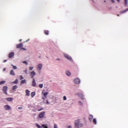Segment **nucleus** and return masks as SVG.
Here are the masks:
<instances>
[{
	"mask_svg": "<svg viewBox=\"0 0 128 128\" xmlns=\"http://www.w3.org/2000/svg\"><path fill=\"white\" fill-rule=\"evenodd\" d=\"M46 116V112H40L38 114V118H42Z\"/></svg>",
	"mask_w": 128,
	"mask_h": 128,
	"instance_id": "1",
	"label": "nucleus"
},
{
	"mask_svg": "<svg viewBox=\"0 0 128 128\" xmlns=\"http://www.w3.org/2000/svg\"><path fill=\"white\" fill-rule=\"evenodd\" d=\"M4 108L6 110H12V107L10 105L4 106Z\"/></svg>",
	"mask_w": 128,
	"mask_h": 128,
	"instance_id": "2",
	"label": "nucleus"
},
{
	"mask_svg": "<svg viewBox=\"0 0 128 128\" xmlns=\"http://www.w3.org/2000/svg\"><path fill=\"white\" fill-rule=\"evenodd\" d=\"M37 68H38V70H42V64H39L37 66Z\"/></svg>",
	"mask_w": 128,
	"mask_h": 128,
	"instance_id": "3",
	"label": "nucleus"
},
{
	"mask_svg": "<svg viewBox=\"0 0 128 128\" xmlns=\"http://www.w3.org/2000/svg\"><path fill=\"white\" fill-rule=\"evenodd\" d=\"M22 46H24V44H22V43L18 44L16 46V48H20L21 50L22 48Z\"/></svg>",
	"mask_w": 128,
	"mask_h": 128,
	"instance_id": "4",
	"label": "nucleus"
},
{
	"mask_svg": "<svg viewBox=\"0 0 128 128\" xmlns=\"http://www.w3.org/2000/svg\"><path fill=\"white\" fill-rule=\"evenodd\" d=\"M64 58H67V60H72V57H70V56L68 54H64Z\"/></svg>",
	"mask_w": 128,
	"mask_h": 128,
	"instance_id": "5",
	"label": "nucleus"
},
{
	"mask_svg": "<svg viewBox=\"0 0 128 128\" xmlns=\"http://www.w3.org/2000/svg\"><path fill=\"white\" fill-rule=\"evenodd\" d=\"M80 124V120L75 121V128H78V126Z\"/></svg>",
	"mask_w": 128,
	"mask_h": 128,
	"instance_id": "6",
	"label": "nucleus"
},
{
	"mask_svg": "<svg viewBox=\"0 0 128 128\" xmlns=\"http://www.w3.org/2000/svg\"><path fill=\"white\" fill-rule=\"evenodd\" d=\"M14 52H11L9 54H8L9 58H14Z\"/></svg>",
	"mask_w": 128,
	"mask_h": 128,
	"instance_id": "7",
	"label": "nucleus"
},
{
	"mask_svg": "<svg viewBox=\"0 0 128 128\" xmlns=\"http://www.w3.org/2000/svg\"><path fill=\"white\" fill-rule=\"evenodd\" d=\"M7 90H8V86H4L3 87V92H4V94H8L6 93Z\"/></svg>",
	"mask_w": 128,
	"mask_h": 128,
	"instance_id": "8",
	"label": "nucleus"
},
{
	"mask_svg": "<svg viewBox=\"0 0 128 128\" xmlns=\"http://www.w3.org/2000/svg\"><path fill=\"white\" fill-rule=\"evenodd\" d=\"M30 76L32 78H34V76H36V72H34V71H32L30 73Z\"/></svg>",
	"mask_w": 128,
	"mask_h": 128,
	"instance_id": "9",
	"label": "nucleus"
},
{
	"mask_svg": "<svg viewBox=\"0 0 128 128\" xmlns=\"http://www.w3.org/2000/svg\"><path fill=\"white\" fill-rule=\"evenodd\" d=\"M25 92H26V96H30V92L28 90H26L25 91Z\"/></svg>",
	"mask_w": 128,
	"mask_h": 128,
	"instance_id": "10",
	"label": "nucleus"
},
{
	"mask_svg": "<svg viewBox=\"0 0 128 128\" xmlns=\"http://www.w3.org/2000/svg\"><path fill=\"white\" fill-rule=\"evenodd\" d=\"M74 82L75 84H78L80 82V78H76L74 80Z\"/></svg>",
	"mask_w": 128,
	"mask_h": 128,
	"instance_id": "11",
	"label": "nucleus"
},
{
	"mask_svg": "<svg viewBox=\"0 0 128 128\" xmlns=\"http://www.w3.org/2000/svg\"><path fill=\"white\" fill-rule=\"evenodd\" d=\"M32 86H36V80L34 78H33L32 82Z\"/></svg>",
	"mask_w": 128,
	"mask_h": 128,
	"instance_id": "12",
	"label": "nucleus"
},
{
	"mask_svg": "<svg viewBox=\"0 0 128 128\" xmlns=\"http://www.w3.org/2000/svg\"><path fill=\"white\" fill-rule=\"evenodd\" d=\"M6 100L8 102H12V100H14V98H6Z\"/></svg>",
	"mask_w": 128,
	"mask_h": 128,
	"instance_id": "13",
	"label": "nucleus"
},
{
	"mask_svg": "<svg viewBox=\"0 0 128 128\" xmlns=\"http://www.w3.org/2000/svg\"><path fill=\"white\" fill-rule=\"evenodd\" d=\"M10 74L11 76H16V73L14 72V70H10Z\"/></svg>",
	"mask_w": 128,
	"mask_h": 128,
	"instance_id": "14",
	"label": "nucleus"
},
{
	"mask_svg": "<svg viewBox=\"0 0 128 128\" xmlns=\"http://www.w3.org/2000/svg\"><path fill=\"white\" fill-rule=\"evenodd\" d=\"M92 118H94V116H92V114H90L88 116L89 120H90V122H92Z\"/></svg>",
	"mask_w": 128,
	"mask_h": 128,
	"instance_id": "15",
	"label": "nucleus"
},
{
	"mask_svg": "<svg viewBox=\"0 0 128 128\" xmlns=\"http://www.w3.org/2000/svg\"><path fill=\"white\" fill-rule=\"evenodd\" d=\"M47 94H48V92H46L44 94V98H42L43 100H46V96Z\"/></svg>",
	"mask_w": 128,
	"mask_h": 128,
	"instance_id": "16",
	"label": "nucleus"
},
{
	"mask_svg": "<svg viewBox=\"0 0 128 128\" xmlns=\"http://www.w3.org/2000/svg\"><path fill=\"white\" fill-rule=\"evenodd\" d=\"M49 32H50V31H48V30H44V34H46V36H48Z\"/></svg>",
	"mask_w": 128,
	"mask_h": 128,
	"instance_id": "17",
	"label": "nucleus"
},
{
	"mask_svg": "<svg viewBox=\"0 0 128 128\" xmlns=\"http://www.w3.org/2000/svg\"><path fill=\"white\" fill-rule=\"evenodd\" d=\"M20 82L22 84H26V80H22Z\"/></svg>",
	"mask_w": 128,
	"mask_h": 128,
	"instance_id": "18",
	"label": "nucleus"
},
{
	"mask_svg": "<svg viewBox=\"0 0 128 128\" xmlns=\"http://www.w3.org/2000/svg\"><path fill=\"white\" fill-rule=\"evenodd\" d=\"M18 88V86H16V85L14 86L12 90L16 91V88Z\"/></svg>",
	"mask_w": 128,
	"mask_h": 128,
	"instance_id": "19",
	"label": "nucleus"
},
{
	"mask_svg": "<svg viewBox=\"0 0 128 128\" xmlns=\"http://www.w3.org/2000/svg\"><path fill=\"white\" fill-rule=\"evenodd\" d=\"M18 80L16 79L14 82H12V84H18Z\"/></svg>",
	"mask_w": 128,
	"mask_h": 128,
	"instance_id": "20",
	"label": "nucleus"
},
{
	"mask_svg": "<svg viewBox=\"0 0 128 128\" xmlns=\"http://www.w3.org/2000/svg\"><path fill=\"white\" fill-rule=\"evenodd\" d=\"M128 8L126 9V10H124L122 12H120V14H124V12H128Z\"/></svg>",
	"mask_w": 128,
	"mask_h": 128,
	"instance_id": "21",
	"label": "nucleus"
},
{
	"mask_svg": "<svg viewBox=\"0 0 128 128\" xmlns=\"http://www.w3.org/2000/svg\"><path fill=\"white\" fill-rule=\"evenodd\" d=\"M36 96V92H31V96L32 98H34Z\"/></svg>",
	"mask_w": 128,
	"mask_h": 128,
	"instance_id": "22",
	"label": "nucleus"
},
{
	"mask_svg": "<svg viewBox=\"0 0 128 128\" xmlns=\"http://www.w3.org/2000/svg\"><path fill=\"white\" fill-rule=\"evenodd\" d=\"M66 76H70V74H71L70 72V71H66Z\"/></svg>",
	"mask_w": 128,
	"mask_h": 128,
	"instance_id": "23",
	"label": "nucleus"
},
{
	"mask_svg": "<svg viewBox=\"0 0 128 128\" xmlns=\"http://www.w3.org/2000/svg\"><path fill=\"white\" fill-rule=\"evenodd\" d=\"M6 84V82L4 80H2V82H0V85L4 84Z\"/></svg>",
	"mask_w": 128,
	"mask_h": 128,
	"instance_id": "24",
	"label": "nucleus"
},
{
	"mask_svg": "<svg viewBox=\"0 0 128 128\" xmlns=\"http://www.w3.org/2000/svg\"><path fill=\"white\" fill-rule=\"evenodd\" d=\"M39 88H44V84H40Z\"/></svg>",
	"mask_w": 128,
	"mask_h": 128,
	"instance_id": "25",
	"label": "nucleus"
},
{
	"mask_svg": "<svg viewBox=\"0 0 128 128\" xmlns=\"http://www.w3.org/2000/svg\"><path fill=\"white\" fill-rule=\"evenodd\" d=\"M12 68H13V70H16L18 68V67H16V66H14L13 64H12Z\"/></svg>",
	"mask_w": 128,
	"mask_h": 128,
	"instance_id": "26",
	"label": "nucleus"
},
{
	"mask_svg": "<svg viewBox=\"0 0 128 128\" xmlns=\"http://www.w3.org/2000/svg\"><path fill=\"white\" fill-rule=\"evenodd\" d=\"M80 98L82 100H84V95L82 94H81Z\"/></svg>",
	"mask_w": 128,
	"mask_h": 128,
	"instance_id": "27",
	"label": "nucleus"
},
{
	"mask_svg": "<svg viewBox=\"0 0 128 128\" xmlns=\"http://www.w3.org/2000/svg\"><path fill=\"white\" fill-rule=\"evenodd\" d=\"M42 128H48V126L44 124H42Z\"/></svg>",
	"mask_w": 128,
	"mask_h": 128,
	"instance_id": "28",
	"label": "nucleus"
},
{
	"mask_svg": "<svg viewBox=\"0 0 128 128\" xmlns=\"http://www.w3.org/2000/svg\"><path fill=\"white\" fill-rule=\"evenodd\" d=\"M93 122L94 124H96V118L93 119Z\"/></svg>",
	"mask_w": 128,
	"mask_h": 128,
	"instance_id": "29",
	"label": "nucleus"
},
{
	"mask_svg": "<svg viewBox=\"0 0 128 128\" xmlns=\"http://www.w3.org/2000/svg\"><path fill=\"white\" fill-rule=\"evenodd\" d=\"M36 126L38 128H42V126H40V124H36Z\"/></svg>",
	"mask_w": 128,
	"mask_h": 128,
	"instance_id": "30",
	"label": "nucleus"
},
{
	"mask_svg": "<svg viewBox=\"0 0 128 128\" xmlns=\"http://www.w3.org/2000/svg\"><path fill=\"white\" fill-rule=\"evenodd\" d=\"M20 80H23L24 79V77L22 76H20Z\"/></svg>",
	"mask_w": 128,
	"mask_h": 128,
	"instance_id": "31",
	"label": "nucleus"
},
{
	"mask_svg": "<svg viewBox=\"0 0 128 128\" xmlns=\"http://www.w3.org/2000/svg\"><path fill=\"white\" fill-rule=\"evenodd\" d=\"M125 6H128V0H125Z\"/></svg>",
	"mask_w": 128,
	"mask_h": 128,
	"instance_id": "32",
	"label": "nucleus"
},
{
	"mask_svg": "<svg viewBox=\"0 0 128 128\" xmlns=\"http://www.w3.org/2000/svg\"><path fill=\"white\" fill-rule=\"evenodd\" d=\"M63 99H64V100H66V96H64Z\"/></svg>",
	"mask_w": 128,
	"mask_h": 128,
	"instance_id": "33",
	"label": "nucleus"
},
{
	"mask_svg": "<svg viewBox=\"0 0 128 128\" xmlns=\"http://www.w3.org/2000/svg\"><path fill=\"white\" fill-rule=\"evenodd\" d=\"M22 63H23V64H26V66H27V64H28V62H27L26 61H24V62H22Z\"/></svg>",
	"mask_w": 128,
	"mask_h": 128,
	"instance_id": "34",
	"label": "nucleus"
},
{
	"mask_svg": "<svg viewBox=\"0 0 128 128\" xmlns=\"http://www.w3.org/2000/svg\"><path fill=\"white\" fill-rule=\"evenodd\" d=\"M54 128H58V125H56V124H54Z\"/></svg>",
	"mask_w": 128,
	"mask_h": 128,
	"instance_id": "35",
	"label": "nucleus"
},
{
	"mask_svg": "<svg viewBox=\"0 0 128 128\" xmlns=\"http://www.w3.org/2000/svg\"><path fill=\"white\" fill-rule=\"evenodd\" d=\"M34 68V67H30L29 68V70H32V69Z\"/></svg>",
	"mask_w": 128,
	"mask_h": 128,
	"instance_id": "36",
	"label": "nucleus"
},
{
	"mask_svg": "<svg viewBox=\"0 0 128 128\" xmlns=\"http://www.w3.org/2000/svg\"><path fill=\"white\" fill-rule=\"evenodd\" d=\"M44 110V108H40L39 110H38V112H40V110Z\"/></svg>",
	"mask_w": 128,
	"mask_h": 128,
	"instance_id": "37",
	"label": "nucleus"
},
{
	"mask_svg": "<svg viewBox=\"0 0 128 128\" xmlns=\"http://www.w3.org/2000/svg\"><path fill=\"white\" fill-rule=\"evenodd\" d=\"M22 106H20L18 108V110H22Z\"/></svg>",
	"mask_w": 128,
	"mask_h": 128,
	"instance_id": "38",
	"label": "nucleus"
},
{
	"mask_svg": "<svg viewBox=\"0 0 128 128\" xmlns=\"http://www.w3.org/2000/svg\"><path fill=\"white\" fill-rule=\"evenodd\" d=\"M24 72H25V74H26L28 72V70L26 69L24 71Z\"/></svg>",
	"mask_w": 128,
	"mask_h": 128,
	"instance_id": "39",
	"label": "nucleus"
},
{
	"mask_svg": "<svg viewBox=\"0 0 128 128\" xmlns=\"http://www.w3.org/2000/svg\"><path fill=\"white\" fill-rule=\"evenodd\" d=\"M21 50H26V49L24 48H22Z\"/></svg>",
	"mask_w": 128,
	"mask_h": 128,
	"instance_id": "40",
	"label": "nucleus"
},
{
	"mask_svg": "<svg viewBox=\"0 0 128 128\" xmlns=\"http://www.w3.org/2000/svg\"><path fill=\"white\" fill-rule=\"evenodd\" d=\"M46 104H50V102L48 100H46Z\"/></svg>",
	"mask_w": 128,
	"mask_h": 128,
	"instance_id": "41",
	"label": "nucleus"
},
{
	"mask_svg": "<svg viewBox=\"0 0 128 128\" xmlns=\"http://www.w3.org/2000/svg\"><path fill=\"white\" fill-rule=\"evenodd\" d=\"M68 128H72V126H68Z\"/></svg>",
	"mask_w": 128,
	"mask_h": 128,
	"instance_id": "42",
	"label": "nucleus"
},
{
	"mask_svg": "<svg viewBox=\"0 0 128 128\" xmlns=\"http://www.w3.org/2000/svg\"><path fill=\"white\" fill-rule=\"evenodd\" d=\"M8 62V60H4V62Z\"/></svg>",
	"mask_w": 128,
	"mask_h": 128,
	"instance_id": "43",
	"label": "nucleus"
},
{
	"mask_svg": "<svg viewBox=\"0 0 128 128\" xmlns=\"http://www.w3.org/2000/svg\"><path fill=\"white\" fill-rule=\"evenodd\" d=\"M112 2H114V0H111Z\"/></svg>",
	"mask_w": 128,
	"mask_h": 128,
	"instance_id": "44",
	"label": "nucleus"
},
{
	"mask_svg": "<svg viewBox=\"0 0 128 128\" xmlns=\"http://www.w3.org/2000/svg\"><path fill=\"white\" fill-rule=\"evenodd\" d=\"M118 2H120V0H116Z\"/></svg>",
	"mask_w": 128,
	"mask_h": 128,
	"instance_id": "45",
	"label": "nucleus"
},
{
	"mask_svg": "<svg viewBox=\"0 0 128 128\" xmlns=\"http://www.w3.org/2000/svg\"><path fill=\"white\" fill-rule=\"evenodd\" d=\"M4 70H6V68L4 69Z\"/></svg>",
	"mask_w": 128,
	"mask_h": 128,
	"instance_id": "46",
	"label": "nucleus"
},
{
	"mask_svg": "<svg viewBox=\"0 0 128 128\" xmlns=\"http://www.w3.org/2000/svg\"><path fill=\"white\" fill-rule=\"evenodd\" d=\"M20 42H22V39H20V40H19Z\"/></svg>",
	"mask_w": 128,
	"mask_h": 128,
	"instance_id": "47",
	"label": "nucleus"
},
{
	"mask_svg": "<svg viewBox=\"0 0 128 128\" xmlns=\"http://www.w3.org/2000/svg\"><path fill=\"white\" fill-rule=\"evenodd\" d=\"M84 102H86V100H84Z\"/></svg>",
	"mask_w": 128,
	"mask_h": 128,
	"instance_id": "48",
	"label": "nucleus"
},
{
	"mask_svg": "<svg viewBox=\"0 0 128 128\" xmlns=\"http://www.w3.org/2000/svg\"><path fill=\"white\" fill-rule=\"evenodd\" d=\"M104 2H106V0L104 1Z\"/></svg>",
	"mask_w": 128,
	"mask_h": 128,
	"instance_id": "49",
	"label": "nucleus"
},
{
	"mask_svg": "<svg viewBox=\"0 0 128 128\" xmlns=\"http://www.w3.org/2000/svg\"><path fill=\"white\" fill-rule=\"evenodd\" d=\"M117 16H120V15H119V14H118Z\"/></svg>",
	"mask_w": 128,
	"mask_h": 128,
	"instance_id": "50",
	"label": "nucleus"
},
{
	"mask_svg": "<svg viewBox=\"0 0 128 128\" xmlns=\"http://www.w3.org/2000/svg\"><path fill=\"white\" fill-rule=\"evenodd\" d=\"M81 106H82V103H81Z\"/></svg>",
	"mask_w": 128,
	"mask_h": 128,
	"instance_id": "51",
	"label": "nucleus"
},
{
	"mask_svg": "<svg viewBox=\"0 0 128 128\" xmlns=\"http://www.w3.org/2000/svg\"><path fill=\"white\" fill-rule=\"evenodd\" d=\"M82 126V124H81V126Z\"/></svg>",
	"mask_w": 128,
	"mask_h": 128,
	"instance_id": "52",
	"label": "nucleus"
}]
</instances>
